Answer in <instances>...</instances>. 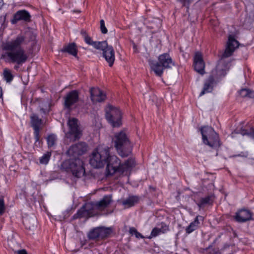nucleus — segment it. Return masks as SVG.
<instances>
[{
	"mask_svg": "<svg viewBox=\"0 0 254 254\" xmlns=\"http://www.w3.org/2000/svg\"><path fill=\"white\" fill-rule=\"evenodd\" d=\"M193 66L194 70L199 74L203 75L205 73V63L202 55L199 52H197L195 54L193 58Z\"/></svg>",
	"mask_w": 254,
	"mask_h": 254,
	"instance_id": "nucleus-14",
	"label": "nucleus"
},
{
	"mask_svg": "<svg viewBox=\"0 0 254 254\" xmlns=\"http://www.w3.org/2000/svg\"><path fill=\"white\" fill-rule=\"evenodd\" d=\"M14 68H17V66H14Z\"/></svg>",
	"mask_w": 254,
	"mask_h": 254,
	"instance_id": "nucleus-48",
	"label": "nucleus"
},
{
	"mask_svg": "<svg viewBox=\"0 0 254 254\" xmlns=\"http://www.w3.org/2000/svg\"><path fill=\"white\" fill-rule=\"evenodd\" d=\"M100 30L102 33L105 34H106L108 32V30L105 26V22L103 19H101L100 21Z\"/></svg>",
	"mask_w": 254,
	"mask_h": 254,
	"instance_id": "nucleus-39",
	"label": "nucleus"
},
{
	"mask_svg": "<svg viewBox=\"0 0 254 254\" xmlns=\"http://www.w3.org/2000/svg\"><path fill=\"white\" fill-rule=\"evenodd\" d=\"M103 45H100L99 48L97 50H101L103 51V56L108 63L109 66L112 67L115 60V51L111 46L108 45L106 41H102Z\"/></svg>",
	"mask_w": 254,
	"mask_h": 254,
	"instance_id": "nucleus-12",
	"label": "nucleus"
},
{
	"mask_svg": "<svg viewBox=\"0 0 254 254\" xmlns=\"http://www.w3.org/2000/svg\"><path fill=\"white\" fill-rule=\"evenodd\" d=\"M2 96V90L1 87H0V98Z\"/></svg>",
	"mask_w": 254,
	"mask_h": 254,
	"instance_id": "nucleus-45",
	"label": "nucleus"
},
{
	"mask_svg": "<svg viewBox=\"0 0 254 254\" xmlns=\"http://www.w3.org/2000/svg\"><path fill=\"white\" fill-rule=\"evenodd\" d=\"M84 205L86 207V210H88V213H89V217H92L96 214L95 210L97 209L94 207V203H86Z\"/></svg>",
	"mask_w": 254,
	"mask_h": 254,
	"instance_id": "nucleus-29",
	"label": "nucleus"
},
{
	"mask_svg": "<svg viewBox=\"0 0 254 254\" xmlns=\"http://www.w3.org/2000/svg\"><path fill=\"white\" fill-rule=\"evenodd\" d=\"M239 132L243 135H247L253 136L254 134V129L253 127H251L250 130L248 128H242L240 130Z\"/></svg>",
	"mask_w": 254,
	"mask_h": 254,
	"instance_id": "nucleus-33",
	"label": "nucleus"
},
{
	"mask_svg": "<svg viewBox=\"0 0 254 254\" xmlns=\"http://www.w3.org/2000/svg\"><path fill=\"white\" fill-rule=\"evenodd\" d=\"M89 213L86 210V207L84 205L82 207L78 210L76 213L73 216V219H75L80 218H89Z\"/></svg>",
	"mask_w": 254,
	"mask_h": 254,
	"instance_id": "nucleus-26",
	"label": "nucleus"
},
{
	"mask_svg": "<svg viewBox=\"0 0 254 254\" xmlns=\"http://www.w3.org/2000/svg\"><path fill=\"white\" fill-rule=\"evenodd\" d=\"M179 1L181 2L184 6L188 7L189 4L190 3L191 0H178Z\"/></svg>",
	"mask_w": 254,
	"mask_h": 254,
	"instance_id": "nucleus-41",
	"label": "nucleus"
},
{
	"mask_svg": "<svg viewBox=\"0 0 254 254\" xmlns=\"http://www.w3.org/2000/svg\"><path fill=\"white\" fill-rule=\"evenodd\" d=\"M2 0H0V6L2 5Z\"/></svg>",
	"mask_w": 254,
	"mask_h": 254,
	"instance_id": "nucleus-46",
	"label": "nucleus"
},
{
	"mask_svg": "<svg viewBox=\"0 0 254 254\" xmlns=\"http://www.w3.org/2000/svg\"><path fill=\"white\" fill-rule=\"evenodd\" d=\"M61 51L63 53H67L75 57L77 55V49L74 43H69L64 46Z\"/></svg>",
	"mask_w": 254,
	"mask_h": 254,
	"instance_id": "nucleus-23",
	"label": "nucleus"
},
{
	"mask_svg": "<svg viewBox=\"0 0 254 254\" xmlns=\"http://www.w3.org/2000/svg\"><path fill=\"white\" fill-rule=\"evenodd\" d=\"M56 140L57 137L55 134H52L49 135L47 138L48 147H51L54 146L56 144Z\"/></svg>",
	"mask_w": 254,
	"mask_h": 254,
	"instance_id": "nucleus-32",
	"label": "nucleus"
},
{
	"mask_svg": "<svg viewBox=\"0 0 254 254\" xmlns=\"http://www.w3.org/2000/svg\"><path fill=\"white\" fill-rule=\"evenodd\" d=\"M77 12H80V11L79 10L77 11Z\"/></svg>",
	"mask_w": 254,
	"mask_h": 254,
	"instance_id": "nucleus-49",
	"label": "nucleus"
},
{
	"mask_svg": "<svg viewBox=\"0 0 254 254\" xmlns=\"http://www.w3.org/2000/svg\"><path fill=\"white\" fill-rule=\"evenodd\" d=\"M14 253L16 254H27L25 250H21L17 251H14Z\"/></svg>",
	"mask_w": 254,
	"mask_h": 254,
	"instance_id": "nucleus-43",
	"label": "nucleus"
},
{
	"mask_svg": "<svg viewBox=\"0 0 254 254\" xmlns=\"http://www.w3.org/2000/svg\"><path fill=\"white\" fill-rule=\"evenodd\" d=\"M206 251L207 254H217L218 253V251H216L214 249L210 247L206 249Z\"/></svg>",
	"mask_w": 254,
	"mask_h": 254,
	"instance_id": "nucleus-40",
	"label": "nucleus"
},
{
	"mask_svg": "<svg viewBox=\"0 0 254 254\" xmlns=\"http://www.w3.org/2000/svg\"><path fill=\"white\" fill-rule=\"evenodd\" d=\"M112 233L113 229L111 227H98L89 232L88 237L92 240H103L110 237Z\"/></svg>",
	"mask_w": 254,
	"mask_h": 254,
	"instance_id": "nucleus-9",
	"label": "nucleus"
},
{
	"mask_svg": "<svg viewBox=\"0 0 254 254\" xmlns=\"http://www.w3.org/2000/svg\"><path fill=\"white\" fill-rule=\"evenodd\" d=\"M150 188L152 189L153 190H155V189L154 188H153V187H150Z\"/></svg>",
	"mask_w": 254,
	"mask_h": 254,
	"instance_id": "nucleus-47",
	"label": "nucleus"
},
{
	"mask_svg": "<svg viewBox=\"0 0 254 254\" xmlns=\"http://www.w3.org/2000/svg\"><path fill=\"white\" fill-rule=\"evenodd\" d=\"M112 201L111 195H105L101 200L94 202V207L97 210L102 211L108 207Z\"/></svg>",
	"mask_w": 254,
	"mask_h": 254,
	"instance_id": "nucleus-21",
	"label": "nucleus"
},
{
	"mask_svg": "<svg viewBox=\"0 0 254 254\" xmlns=\"http://www.w3.org/2000/svg\"><path fill=\"white\" fill-rule=\"evenodd\" d=\"M106 163L107 176L113 175L117 172L123 174L135 166V161L133 158H129L124 163L121 164L120 160L116 156H111L110 154Z\"/></svg>",
	"mask_w": 254,
	"mask_h": 254,
	"instance_id": "nucleus-2",
	"label": "nucleus"
},
{
	"mask_svg": "<svg viewBox=\"0 0 254 254\" xmlns=\"http://www.w3.org/2000/svg\"><path fill=\"white\" fill-rule=\"evenodd\" d=\"M239 47L238 41L235 39L233 35H230L228 37L227 47L223 55V57L228 58L230 57L235 49Z\"/></svg>",
	"mask_w": 254,
	"mask_h": 254,
	"instance_id": "nucleus-15",
	"label": "nucleus"
},
{
	"mask_svg": "<svg viewBox=\"0 0 254 254\" xmlns=\"http://www.w3.org/2000/svg\"><path fill=\"white\" fill-rule=\"evenodd\" d=\"M161 228H159L161 233L164 234L169 231V226L164 222H161Z\"/></svg>",
	"mask_w": 254,
	"mask_h": 254,
	"instance_id": "nucleus-38",
	"label": "nucleus"
},
{
	"mask_svg": "<svg viewBox=\"0 0 254 254\" xmlns=\"http://www.w3.org/2000/svg\"><path fill=\"white\" fill-rule=\"evenodd\" d=\"M6 19V15L0 13V25H3Z\"/></svg>",
	"mask_w": 254,
	"mask_h": 254,
	"instance_id": "nucleus-42",
	"label": "nucleus"
},
{
	"mask_svg": "<svg viewBox=\"0 0 254 254\" xmlns=\"http://www.w3.org/2000/svg\"><path fill=\"white\" fill-rule=\"evenodd\" d=\"M64 107L69 109L72 105L76 103L79 100V92L74 90L68 92L64 98Z\"/></svg>",
	"mask_w": 254,
	"mask_h": 254,
	"instance_id": "nucleus-16",
	"label": "nucleus"
},
{
	"mask_svg": "<svg viewBox=\"0 0 254 254\" xmlns=\"http://www.w3.org/2000/svg\"><path fill=\"white\" fill-rule=\"evenodd\" d=\"M203 143L212 148L217 149L220 145L218 134L211 127H204L200 129Z\"/></svg>",
	"mask_w": 254,
	"mask_h": 254,
	"instance_id": "nucleus-6",
	"label": "nucleus"
},
{
	"mask_svg": "<svg viewBox=\"0 0 254 254\" xmlns=\"http://www.w3.org/2000/svg\"><path fill=\"white\" fill-rule=\"evenodd\" d=\"M3 78L7 82L11 81L13 78V76L12 74L11 71L6 68L3 69Z\"/></svg>",
	"mask_w": 254,
	"mask_h": 254,
	"instance_id": "nucleus-30",
	"label": "nucleus"
},
{
	"mask_svg": "<svg viewBox=\"0 0 254 254\" xmlns=\"http://www.w3.org/2000/svg\"><path fill=\"white\" fill-rule=\"evenodd\" d=\"M51 152H47L46 153L44 154L40 159L39 162L42 164H47L50 160L51 156Z\"/></svg>",
	"mask_w": 254,
	"mask_h": 254,
	"instance_id": "nucleus-31",
	"label": "nucleus"
},
{
	"mask_svg": "<svg viewBox=\"0 0 254 254\" xmlns=\"http://www.w3.org/2000/svg\"><path fill=\"white\" fill-rule=\"evenodd\" d=\"M80 34L83 37L84 39L86 37H88L89 35H88L87 32L84 30H81L80 31Z\"/></svg>",
	"mask_w": 254,
	"mask_h": 254,
	"instance_id": "nucleus-44",
	"label": "nucleus"
},
{
	"mask_svg": "<svg viewBox=\"0 0 254 254\" xmlns=\"http://www.w3.org/2000/svg\"><path fill=\"white\" fill-rule=\"evenodd\" d=\"M62 167L67 172H71L73 175L77 178H80L85 174L83 162L79 158L64 161Z\"/></svg>",
	"mask_w": 254,
	"mask_h": 254,
	"instance_id": "nucleus-5",
	"label": "nucleus"
},
{
	"mask_svg": "<svg viewBox=\"0 0 254 254\" xmlns=\"http://www.w3.org/2000/svg\"><path fill=\"white\" fill-rule=\"evenodd\" d=\"M212 202V197L211 196L208 195L205 197L201 198L199 203H197V205L199 207H201L206 204H211Z\"/></svg>",
	"mask_w": 254,
	"mask_h": 254,
	"instance_id": "nucleus-28",
	"label": "nucleus"
},
{
	"mask_svg": "<svg viewBox=\"0 0 254 254\" xmlns=\"http://www.w3.org/2000/svg\"><path fill=\"white\" fill-rule=\"evenodd\" d=\"M5 206L4 202V197L0 196V216L2 215L5 212Z\"/></svg>",
	"mask_w": 254,
	"mask_h": 254,
	"instance_id": "nucleus-37",
	"label": "nucleus"
},
{
	"mask_svg": "<svg viewBox=\"0 0 254 254\" xmlns=\"http://www.w3.org/2000/svg\"><path fill=\"white\" fill-rule=\"evenodd\" d=\"M23 20L26 22L31 21V15L26 10H20L17 11L13 15L11 20L12 24H16L18 21Z\"/></svg>",
	"mask_w": 254,
	"mask_h": 254,
	"instance_id": "nucleus-19",
	"label": "nucleus"
},
{
	"mask_svg": "<svg viewBox=\"0 0 254 254\" xmlns=\"http://www.w3.org/2000/svg\"><path fill=\"white\" fill-rule=\"evenodd\" d=\"M109 150L110 148L105 145H99L90 156V164L95 168L104 167L109 157Z\"/></svg>",
	"mask_w": 254,
	"mask_h": 254,
	"instance_id": "nucleus-4",
	"label": "nucleus"
},
{
	"mask_svg": "<svg viewBox=\"0 0 254 254\" xmlns=\"http://www.w3.org/2000/svg\"><path fill=\"white\" fill-rule=\"evenodd\" d=\"M252 212L246 209L238 210L234 216L236 221L240 223L247 222L252 218Z\"/></svg>",
	"mask_w": 254,
	"mask_h": 254,
	"instance_id": "nucleus-18",
	"label": "nucleus"
},
{
	"mask_svg": "<svg viewBox=\"0 0 254 254\" xmlns=\"http://www.w3.org/2000/svg\"><path fill=\"white\" fill-rule=\"evenodd\" d=\"M67 126L68 130L65 134L66 137L73 142L79 140L82 135V130L80 127L78 120L75 118H69Z\"/></svg>",
	"mask_w": 254,
	"mask_h": 254,
	"instance_id": "nucleus-8",
	"label": "nucleus"
},
{
	"mask_svg": "<svg viewBox=\"0 0 254 254\" xmlns=\"http://www.w3.org/2000/svg\"><path fill=\"white\" fill-rule=\"evenodd\" d=\"M150 67L156 75L161 76L165 68H171L174 65L172 58L168 54H163L158 57V61L155 63H151L150 64Z\"/></svg>",
	"mask_w": 254,
	"mask_h": 254,
	"instance_id": "nucleus-7",
	"label": "nucleus"
},
{
	"mask_svg": "<svg viewBox=\"0 0 254 254\" xmlns=\"http://www.w3.org/2000/svg\"><path fill=\"white\" fill-rule=\"evenodd\" d=\"M160 233L161 232L159 230V228L155 227L152 229L150 236H149L147 238L148 239H151L152 238L157 237Z\"/></svg>",
	"mask_w": 254,
	"mask_h": 254,
	"instance_id": "nucleus-36",
	"label": "nucleus"
},
{
	"mask_svg": "<svg viewBox=\"0 0 254 254\" xmlns=\"http://www.w3.org/2000/svg\"><path fill=\"white\" fill-rule=\"evenodd\" d=\"M84 41L86 44H87L89 45H91L93 47H94L95 49H97L98 48H99V46L100 45H104V43H102L101 42H96L93 41L91 38V37L88 36V37H86L84 39Z\"/></svg>",
	"mask_w": 254,
	"mask_h": 254,
	"instance_id": "nucleus-27",
	"label": "nucleus"
},
{
	"mask_svg": "<svg viewBox=\"0 0 254 254\" xmlns=\"http://www.w3.org/2000/svg\"><path fill=\"white\" fill-rule=\"evenodd\" d=\"M252 92L246 88H243L240 90L239 94L242 97H251Z\"/></svg>",
	"mask_w": 254,
	"mask_h": 254,
	"instance_id": "nucleus-34",
	"label": "nucleus"
},
{
	"mask_svg": "<svg viewBox=\"0 0 254 254\" xmlns=\"http://www.w3.org/2000/svg\"><path fill=\"white\" fill-rule=\"evenodd\" d=\"M228 69V64L225 62H220L217 64L215 68L212 70L209 76L212 77L214 81H218L226 75Z\"/></svg>",
	"mask_w": 254,
	"mask_h": 254,
	"instance_id": "nucleus-13",
	"label": "nucleus"
},
{
	"mask_svg": "<svg viewBox=\"0 0 254 254\" xmlns=\"http://www.w3.org/2000/svg\"><path fill=\"white\" fill-rule=\"evenodd\" d=\"M203 220L202 216L197 215L194 220L190 223V224L186 228V232L187 234H190L193 231L195 230L198 227L199 224V220Z\"/></svg>",
	"mask_w": 254,
	"mask_h": 254,
	"instance_id": "nucleus-24",
	"label": "nucleus"
},
{
	"mask_svg": "<svg viewBox=\"0 0 254 254\" xmlns=\"http://www.w3.org/2000/svg\"><path fill=\"white\" fill-rule=\"evenodd\" d=\"M90 97L92 101L95 103L104 101L106 96L99 88H91L90 89Z\"/></svg>",
	"mask_w": 254,
	"mask_h": 254,
	"instance_id": "nucleus-20",
	"label": "nucleus"
},
{
	"mask_svg": "<svg viewBox=\"0 0 254 254\" xmlns=\"http://www.w3.org/2000/svg\"><path fill=\"white\" fill-rule=\"evenodd\" d=\"M31 126L34 129V137L36 142L39 140L40 139V127L42 124V121L39 119L37 115L33 114L30 117Z\"/></svg>",
	"mask_w": 254,
	"mask_h": 254,
	"instance_id": "nucleus-17",
	"label": "nucleus"
},
{
	"mask_svg": "<svg viewBox=\"0 0 254 254\" xmlns=\"http://www.w3.org/2000/svg\"><path fill=\"white\" fill-rule=\"evenodd\" d=\"M215 81L214 80V79L212 78V77H209L208 79L206 80L202 90L200 93V96H202L204 94L206 93H209L212 91L213 85Z\"/></svg>",
	"mask_w": 254,
	"mask_h": 254,
	"instance_id": "nucleus-22",
	"label": "nucleus"
},
{
	"mask_svg": "<svg viewBox=\"0 0 254 254\" xmlns=\"http://www.w3.org/2000/svg\"><path fill=\"white\" fill-rule=\"evenodd\" d=\"M106 118L113 127H119L122 125V113L120 110L111 105L108 106Z\"/></svg>",
	"mask_w": 254,
	"mask_h": 254,
	"instance_id": "nucleus-10",
	"label": "nucleus"
},
{
	"mask_svg": "<svg viewBox=\"0 0 254 254\" xmlns=\"http://www.w3.org/2000/svg\"><path fill=\"white\" fill-rule=\"evenodd\" d=\"M129 232L131 235H134L137 238H144V236L139 233L137 230L134 227H130Z\"/></svg>",
	"mask_w": 254,
	"mask_h": 254,
	"instance_id": "nucleus-35",
	"label": "nucleus"
},
{
	"mask_svg": "<svg viewBox=\"0 0 254 254\" xmlns=\"http://www.w3.org/2000/svg\"><path fill=\"white\" fill-rule=\"evenodd\" d=\"M88 149L87 144L84 142H79L71 145L67 150L66 154L69 156L78 158L85 154Z\"/></svg>",
	"mask_w": 254,
	"mask_h": 254,
	"instance_id": "nucleus-11",
	"label": "nucleus"
},
{
	"mask_svg": "<svg viewBox=\"0 0 254 254\" xmlns=\"http://www.w3.org/2000/svg\"><path fill=\"white\" fill-rule=\"evenodd\" d=\"M139 198L136 196H130L127 199L122 201L123 205L127 207H130L134 205L135 204L138 203Z\"/></svg>",
	"mask_w": 254,
	"mask_h": 254,
	"instance_id": "nucleus-25",
	"label": "nucleus"
},
{
	"mask_svg": "<svg viewBox=\"0 0 254 254\" xmlns=\"http://www.w3.org/2000/svg\"><path fill=\"white\" fill-rule=\"evenodd\" d=\"M26 42V37L23 34H20L11 40L3 43L1 46L3 53L0 58L7 63L22 65L29 57L22 48Z\"/></svg>",
	"mask_w": 254,
	"mask_h": 254,
	"instance_id": "nucleus-1",
	"label": "nucleus"
},
{
	"mask_svg": "<svg viewBox=\"0 0 254 254\" xmlns=\"http://www.w3.org/2000/svg\"><path fill=\"white\" fill-rule=\"evenodd\" d=\"M113 141L119 154L123 157L128 156L131 152L132 145L125 131L116 132Z\"/></svg>",
	"mask_w": 254,
	"mask_h": 254,
	"instance_id": "nucleus-3",
	"label": "nucleus"
}]
</instances>
